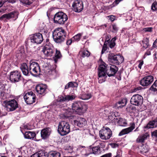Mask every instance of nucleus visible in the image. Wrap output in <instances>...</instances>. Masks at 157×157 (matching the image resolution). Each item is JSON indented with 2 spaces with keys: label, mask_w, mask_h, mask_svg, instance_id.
<instances>
[{
  "label": "nucleus",
  "mask_w": 157,
  "mask_h": 157,
  "mask_svg": "<svg viewBox=\"0 0 157 157\" xmlns=\"http://www.w3.org/2000/svg\"><path fill=\"white\" fill-rule=\"evenodd\" d=\"M118 68L116 65H112L109 67L104 62L101 63L98 68L99 78L104 77L106 74L109 76H113L118 71Z\"/></svg>",
  "instance_id": "nucleus-1"
},
{
  "label": "nucleus",
  "mask_w": 157,
  "mask_h": 157,
  "mask_svg": "<svg viewBox=\"0 0 157 157\" xmlns=\"http://www.w3.org/2000/svg\"><path fill=\"white\" fill-rule=\"evenodd\" d=\"M67 35L64 29L58 28L54 30L52 33V36L54 41L57 43H60L65 40Z\"/></svg>",
  "instance_id": "nucleus-2"
},
{
  "label": "nucleus",
  "mask_w": 157,
  "mask_h": 157,
  "mask_svg": "<svg viewBox=\"0 0 157 157\" xmlns=\"http://www.w3.org/2000/svg\"><path fill=\"white\" fill-rule=\"evenodd\" d=\"M58 132L62 136H64L70 132L69 124L68 122L62 121L59 124L58 128Z\"/></svg>",
  "instance_id": "nucleus-3"
},
{
  "label": "nucleus",
  "mask_w": 157,
  "mask_h": 157,
  "mask_svg": "<svg viewBox=\"0 0 157 157\" xmlns=\"http://www.w3.org/2000/svg\"><path fill=\"white\" fill-rule=\"evenodd\" d=\"M68 19L67 15L62 12H57L54 17V23L63 25Z\"/></svg>",
  "instance_id": "nucleus-4"
},
{
  "label": "nucleus",
  "mask_w": 157,
  "mask_h": 157,
  "mask_svg": "<svg viewBox=\"0 0 157 157\" xmlns=\"http://www.w3.org/2000/svg\"><path fill=\"white\" fill-rule=\"evenodd\" d=\"M108 61L114 64H119L122 63L124 60L123 56L120 55H114L110 53L108 57Z\"/></svg>",
  "instance_id": "nucleus-5"
},
{
  "label": "nucleus",
  "mask_w": 157,
  "mask_h": 157,
  "mask_svg": "<svg viewBox=\"0 0 157 157\" xmlns=\"http://www.w3.org/2000/svg\"><path fill=\"white\" fill-rule=\"evenodd\" d=\"M84 103L81 101H77L74 102L72 105V109L73 112L78 114H80L83 111Z\"/></svg>",
  "instance_id": "nucleus-6"
},
{
  "label": "nucleus",
  "mask_w": 157,
  "mask_h": 157,
  "mask_svg": "<svg viewBox=\"0 0 157 157\" xmlns=\"http://www.w3.org/2000/svg\"><path fill=\"white\" fill-rule=\"evenodd\" d=\"M99 136L102 140H108L111 136L112 132L111 129L109 128L103 127V129L99 131Z\"/></svg>",
  "instance_id": "nucleus-7"
},
{
  "label": "nucleus",
  "mask_w": 157,
  "mask_h": 157,
  "mask_svg": "<svg viewBox=\"0 0 157 157\" xmlns=\"http://www.w3.org/2000/svg\"><path fill=\"white\" fill-rule=\"evenodd\" d=\"M42 51L46 56L51 57L54 56L55 49L51 44H46L44 47Z\"/></svg>",
  "instance_id": "nucleus-8"
},
{
  "label": "nucleus",
  "mask_w": 157,
  "mask_h": 157,
  "mask_svg": "<svg viewBox=\"0 0 157 157\" xmlns=\"http://www.w3.org/2000/svg\"><path fill=\"white\" fill-rule=\"evenodd\" d=\"M30 73L33 75H36L40 72V68L38 63L36 62L30 63L29 65Z\"/></svg>",
  "instance_id": "nucleus-9"
},
{
  "label": "nucleus",
  "mask_w": 157,
  "mask_h": 157,
  "mask_svg": "<svg viewBox=\"0 0 157 157\" xmlns=\"http://www.w3.org/2000/svg\"><path fill=\"white\" fill-rule=\"evenodd\" d=\"M10 81L13 82H18L21 78V73L17 70L11 71L10 73Z\"/></svg>",
  "instance_id": "nucleus-10"
},
{
  "label": "nucleus",
  "mask_w": 157,
  "mask_h": 157,
  "mask_svg": "<svg viewBox=\"0 0 157 157\" xmlns=\"http://www.w3.org/2000/svg\"><path fill=\"white\" fill-rule=\"evenodd\" d=\"M24 98L27 104H31L35 101V95L33 92L31 91L26 93L24 95Z\"/></svg>",
  "instance_id": "nucleus-11"
},
{
  "label": "nucleus",
  "mask_w": 157,
  "mask_h": 157,
  "mask_svg": "<svg viewBox=\"0 0 157 157\" xmlns=\"http://www.w3.org/2000/svg\"><path fill=\"white\" fill-rule=\"evenodd\" d=\"M31 42L37 44H40L43 40L42 34L40 33H36L30 37Z\"/></svg>",
  "instance_id": "nucleus-12"
},
{
  "label": "nucleus",
  "mask_w": 157,
  "mask_h": 157,
  "mask_svg": "<svg viewBox=\"0 0 157 157\" xmlns=\"http://www.w3.org/2000/svg\"><path fill=\"white\" fill-rule=\"evenodd\" d=\"M154 77L151 75H148L143 78L140 81V84L143 86H147L153 81Z\"/></svg>",
  "instance_id": "nucleus-13"
},
{
  "label": "nucleus",
  "mask_w": 157,
  "mask_h": 157,
  "mask_svg": "<svg viewBox=\"0 0 157 157\" xmlns=\"http://www.w3.org/2000/svg\"><path fill=\"white\" fill-rule=\"evenodd\" d=\"M6 105L9 111H13L18 107L17 101L15 99L11 100L6 102Z\"/></svg>",
  "instance_id": "nucleus-14"
},
{
  "label": "nucleus",
  "mask_w": 157,
  "mask_h": 157,
  "mask_svg": "<svg viewBox=\"0 0 157 157\" xmlns=\"http://www.w3.org/2000/svg\"><path fill=\"white\" fill-rule=\"evenodd\" d=\"M72 7L75 12H80L83 9V3L79 0L75 1L72 4Z\"/></svg>",
  "instance_id": "nucleus-15"
},
{
  "label": "nucleus",
  "mask_w": 157,
  "mask_h": 157,
  "mask_svg": "<svg viewBox=\"0 0 157 157\" xmlns=\"http://www.w3.org/2000/svg\"><path fill=\"white\" fill-rule=\"evenodd\" d=\"M47 88V86L46 85L41 84L36 86V90L38 94L44 95L46 94Z\"/></svg>",
  "instance_id": "nucleus-16"
},
{
  "label": "nucleus",
  "mask_w": 157,
  "mask_h": 157,
  "mask_svg": "<svg viewBox=\"0 0 157 157\" xmlns=\"http://www.w3.org/2000/svg\"><path fill=\"white\" fill-rule=\"evenodd\" d=\"M75 98L74 95H66L64 96H59L57 99L58 102H61L63 101H72Z\"/></svg>",
  "instance_id": "nucleus-17"
},
{
  "label": "nucleus",
  "mask_w": 157,
  "mask_h": 157,
  "mask_svg": "<svg viewBox=\"0 0 157 157\" xmlns=\"http://www.w3.org/2000/svg\"><path fill=\"white\" fill-rule=\"evenodd\" d=\"M18 12L17 11H14L8 13H6L2 15L1 17L2 19L6 18L7 19H10L12 18H16L15 19L18 17Z\"/></svg>",
  "instance_id": "nucleus-18"
},
{
  "label": "nucleus",
  "mask_w": 157,
  "mask_h": 157,
  "mask_svg": "<svg viewBox=\"0 0 157 157\" xmlns=\"http://www.w3.org/2000/svg\"><path fill=\"white\" fill-rule=\"evenodd\" d=\"M51 130L49 128L42 129L41 132V136L42 138L45 139L48 137L51 133Z\"/></svg>",
  "instance_id": "nucleus-19"
},
{
  "label": "nucleus",
  "mask_w": 157,
  "mask_h": 157,
  "mask_svg": "<svg viewBox=\"0 0 157 157\" xmlns=\"http://www.w3.org/2000/svg\"><path fill=\"white\" fill-rule=\"evenodd\" d=\"M86 124V121L84 118L78 117L77 120H75L74 125L80 127H82L85 126Z\"/></svg>",
  "instance_id": "nucleus-20"
},
{
  "label": "nucleus",
  "mask_w": 157,
  "mask_h": 157,
  "mask_svg": "<svg viewBox=\"0 0 157 157\" xmlns=\"http://www.w3.org/2000/svg\"><path fill=\"white\" fill-rule=\"evenodd\" d=\"M20 68L23 74L25 75L29 76V74L30 73L29 71V68L27 64L24 63L21 64Z\"/></svg>",
  "instance_id": "nucleus-21"
},
{
  "label": "nucleus",
  "mask_w": 157,
  "mask_h": 157,
  "mask_svg": "<svg viewBox=\"0 0 157 157\" xmlns=\"http://www.w3.org/2000/svg\"><path fill=\"white\" fill-rule=\"evenodd\" d=\"M135 124H133L130 127L122 129L119 134V136H121L123 135L127 134L131 132L135 128Z\"/></svg>",
  "instance_id": "nucleus-22"
},
{
  "label": "nucleus",
  "mask_w": 157,
  "mask_h": 157,
  "mask_svg": "<svg viewBox=\"0 0 157 157\" xmlns=\"http://www.w3.org/2000/svg\"><path fill=\"white\" fill-rule=\"evenodd\" d=\"M156 127H157V117L154 120L150 121L147 125L144 126V128L149 129Z\"/></svg>",
  "instance_id": "nucleus-23"
},
{
  "label": "nucleus",
  "mask_w": 157,
  "mask_h": 157,
  "mask_svg": "<svg viewBox=\"0 0 157 157\" xmlns=\"http://www.w3.org/2000/svg\"><path fill=\"white\" fill-rule=\"evenodd\" d=\"M24 135L25 138L31 139H33L36 136V135L34 132L27 131L25 133Z\"/></svg>",
  "instance_id": "nucleus-24"
},
{
  "label": "nucleus",
  "mask_w": 157,
  "mask_h": 157,
  "mask_svg": "<svg viewBox=\"0 0 157 157\" xmlns=\"http://www.w3.org/2000/svg\"><path fill=\"white\" fill-rule=\"evenodd\" d=\"M127 101L126 99H123L117 102L115 105L114 107L117 108H121L126 104Z\"/></svg>",
  "instance_id": "nucleus-25"
},
{
  "label": "nucleus",
  "mask_w": 157,
  "mask_h": 157,
  "mask_svg": "<svg viewBox=\"0 0 157 157\" xmlns=\"http://www.w3.org/2000/svg\"><path fill=\"white\" fill-rule=\"evenodd\" d=\"M149 90L154 93L157 94V80L155 81Z\"/></svg>",
  "instance_id": "nucleus-26"
},
{
  "label": "nucleus",
  "mask_w": 157,
  "mask_h": 157,
  "mask_svg": "<svg viewBox=\"0 0 157 157\" xmlns=\"http://www.w3.org/2000/svg\"><path fill=\"white\" fill-rule=\"evenodd\" d=\"M78 84L76 82H70L67 83L65 86V89H67L70 87H77Z\"/></svg>",
  "instance_id": "nucleus-27"
},
{
  "label": "nucleus",
  "mask_w": 157,
  "mask_h": 157,
  "mask_svg": "<svg viewBox=\"0 0 157 157\" xmlns=\"http://www.w3.org/2000/svg\"><path fill=\"white\" fill-rule=\"evenodd\" d=\"M130 103L133 105H137V94L134 95L132 97Z\"/></svg>",
  "instance_id": "nucleus-28"
},
{
  "label": "nucleus",
  "mask_w": 157,
  "mask_h": 157,
  "mask_svg": "<svg viewBox=\"0 0 157 157\" xmlns=\"http://www.w3.org/2000/svg\"><path fill=\"white\" fill-rule=\"evenodd\" d=\"M142 43L143 45L142 48L144 49L147 48L149 46V40L148 38H146L144 39L142 41Z\"/></svg>",
  "instance_id": "nucleus-29"
},
{
  "label": "nucleus",
  "mask_w": 157,
  "mask_h": 157,
  "mask_svg": "<svg viewBox=\"0 0 157 157\" xmlns=\"http://www.w3.org/2000/svg\"><path fill=\"white\" fill-rule=\"evenodd\" d=\"M60 154L56 151L50 152L48 155V157H60Z\"/></svg>",
  "instance_id": "nucleus-30"
},
{
  "label": "nucleus",
  "mask_w": 157,
  "mask_h": 157,
  "mask_svg": "<svg viewBox=\"0 0 157 157\" xmlns=\"http://www.w3.org/2000/svg\"><path fill=\"white\" fill-rule=\"evenodd\" d=\"M92 152L95 155H98L101 153L100 148L99 147L96 146L92 148Z\"/></svg>",
  "instance_id": "nucleus-31"
},
{
  "label": "nucleus",
  "mask_w": 157,
  "mask_h": 157,
  "mask_svg": "<svg viewBox=\"0 0 157 157\" xmlns=\"http://www.w3.org/2000/svg\"><path fill=\"white\" fill-rule=\"evenodd\" d=\"M70 112L68 113L67 112H66V117H70V118L72 120H73L74 124L75 123V120H77V119L78 118L77 116L75 115H71L70 116V114H69Z\"/></svg>",
  "instance_id": "nucleus-32"
},
{
  "label": "nucleus",
  "mask_w": 157,
  "mask_h": 157,
  "mask_svg": "<svg viewBox=\"0 0 157 157\" xmlns=\"http://www.w3.org/2000/svg\"><path fill=\"white\" fill-rule=\"evenodd\" d=\"M148 136H149L148 134L146 133L145 134L143 135L140 137V138L138 140V142H144V140L146 139L147 137Z\"/></svg>",
  "instance_id": "nucleus-33"
},
{
  "label": "nucleus",
  "mask_w": 157,
  "mask_h": 157,
  "mask_svg": "<svg viewBox=\"0 0 157 157\" xmlns=\"http://www.w3.org/2000/svg\"><path fill=\"white\" fill-rule=\"evenodd\" d=\"M82 36V35L81 33H78L75 35L72 38L73 42L79 41L80 40Z\"/></svg>",
  "instance_id": "nucleus-34"
},
{
  "label": "nucleus",
  "mask_w": 157,
  "mask_h": 157,
  "mask_svg": "<svg viewBox=\"0 0 157 157\" xmlns=\"http://www.w3.org/2000/svg\"><path fill=\"white\" fill-rule=\"evenodd\" d=\"M116 40V38L115 37L113 38L109 42V43H108L109 44V46L110 48H112L115 46V41Z\"/></svg>",
  "instance_id": "nucleus-35"
},
{
  "label": "nucleus",
  "mask_w": 157,
  "mask_h": 157,
  "mask_svg": "<svg viewBox=\"0 0 157 157\" xmlns=\"http://www.w3.org/2000/svg\"><path fill=\"white\" fill-rule=\"evenodd\" d=\"M151 9L153 12L157 11V1H155L152 3Z\"/></svg>",
  "instance_id": "nucleus-36"
},
{
  "label": "nucleus",
  "mask_w": 157,
  "mask_h": 157,
  "mask_svg": "<svg viewBox=\"0 0 157 157\" xmlns=\"http://www.w3.org/2000/svg\"><path fill=\"white\" fill-rule=\"evenodd\" d=\"M91 97V95L88 94H83L81 97L82 100H86L90 99Z\"/></svg>",
  "instance_id": "nucleus-37"
},
{
  "label": "nucleus",
  "mask_w": 157,
  "mask_h": 157,
  "mask_svg": "<svg viewBox=\"0 0 157 157\" xmlns=\"http://www.w3.org/2000/svg\"><path fill=\"white\" fill-rule=\"evenodd\" d=\"M90 53L87 50H84L82 52V56L83 57H88L90 56Z\"/></svg>",
  "instance_id": "nucleus-38"
},
{
  "label": "nucleus",
  "mask_w": 157,
  "mask_h": 157,
  "mask_svg": "<svg viewBox=\"0 0 157 157\" xmlns=\"http://www.w3.org/2000/svg\"><path fill=\"white\" fill-rule=\"evenodd\" d=\"M143 102V97L138 94V106L139 105H141Z\"/></svg>",
  "instance_id": "nucleus-39"
},
{
  "label": "nucleus",
  "mask_w": 157,
  "mask_h": 157,
  "mask_svg": "<svg viewBox=\"0 0 157 157\" xmlns=\"http://www.w3.org/2000/svg\"><path fill=\"white\" fill-rule=\"evenodd\" d=\"M56 53H55L54 55L56 59H59L60 58L61 56V55L59 51L57 50H55Z\"/></svg>",
  "instance_id": "nucleus-40"
},
{
  "label": "nucleus",
  "mask_w": 157,
  "mask_h": 157,
  "mask_svg": "<svg viewBox=\"0 0 157 157\" xmlns=\"http://www.w3.org/2000/svg\"><path fill=\"white\" fill-rule=\"evenodd\" d=\"M45 155L39 153H36L32 155L30 157H44Z\"/></svg>",
  "instance_id": "nucleus-41"
},
{
  "label": "nucleus",
  "mask_w": 157,
  "mask_h": 157,
  "mask_svg": "<svg viewBox=\"0 0 157 157\" xmlns=\"http://www.w3.org/2000/svg\"><path fill=\"white\" fill-rule=\"evenodd\" d=\"M21 2L26 5H30L32 3L31 0H20Z\"/></svg>",
  "instance_id": "nucleus-42"
},
{
  "label": "nucleus",
  "mask_w": 157,
  "mask_h": 157,
  "mask_svg": "<svg viewBox=\"0 0 157 157\" xmlns=\"http://www.w3.org/2000/svg\"><path fill=\"white\" fill-rule=\"evenodd\" d=\"M107 44L104 43L103 46L102 47V48L101 52V54H103L107 50Z\"/></svg>",
  "instance_id": "nucleus-43"
},
{
  "label": "nucleus",
  "mask_w": 157,
  "mask_h": 157,
  "mask_svg": "<svg viewBox=\"0 0 157 157\" xmlns=\"http://www.w3.org/2000/svg\"><path fill=\"white\" fill-rule=\"evenodd\" d=\"M152 49H149L148 50H147V52L145 53L144 55V56H143V58L145 59L147 56H149V55H151V51Z\"/></svg>",
  "instance_id": "nucleus-44"
},
{
  "label": "nucleus",
  "mask_w": 157,
  "mask_h": 157,
  "mask_svg": "<svg viewBox=\"0 0 157 157\" xmlns=\"http://www.w3.org/2000/svg\"><path fill=\"white\" fill-rule=\"evenodd\" d=\"M112 29L113 30L112 31L113 33L117 32L118 30V28L117 27V25L115 24H113L112 25Z\"/></svg>",
  "instance_id": "nucleus-45"
},
{
  "label": "nucleus",
  "mask_w": 157,
  "mask_h": 157,
  "mask_svg": "<svg viewBox=\"0 0 157 157\" xmlns=\"http://www.w3.org/2000/svg\"><path fill=\"white\" fill-rule=\"evenodd\" d=\"M4 87L2 84H0V95L3 94Z\"/></svg>",
  "instance_id": "nucleus-46"
},
{
  "label": "nucleus",
  "mask_w": 157,
  "mask_h": 157,
  "mask_svg": "<svg viewBox=\"0 0 157 157\" xmlns=\"http://www.w3.org/2000/svg\"><path fill=\"white\" fill-rule=\"evenodd\" d=\"M138 62L139 63V64L138 65V67L140 69L141 68L142 65L144 64V61L143 60H138Z\"/></svg>",
  "instance_id": "nucleus-47"
},
{
  "label": "nucleus",
  "mask_w": 157,
  "mask_h": 157,
  "mask_svg": "<svg viewBox=\"0 0 157 157\" xmlns=\"http://www.w3.org/2000/svg\"><path fill=\"white\" fill-rule=\"evenodd\" d=\"M111 38V36L109 35H108L106 36V40L105 42V43L108 44V43H109V42L110 41L109 40Z\"/></svg>",
  "instance_id": "nucleus-48"
},
{
  "label": "nucleus",
  "mask_w": 157,
  "mask_h": 157,
  "mask_svg": "<svg viewBox=\"0 0 157 157\" xmlns=\"http://www.w3.org/2000/svg\"><path fill=\"white\" fill-rule=\"evenodd\" d=\"M151 136H154L156 138L157 141V130H155L154 131L151 132Z\"/></svg>",
  "instance_id": "nucleus-49"
},
{
  "label": "nucleus",
  "mask_w": 157,
  "mask_h": 157,
  "mask_svg": "<svg viewBox=\"0 0 157 157\" xmlns=\"http://www.w3.org/2000/svg\"><path fill=\"white\" fill-rule=\"evenodd\" d=\"M109 145L111 147L113 148H115L118 146V144L115 143H112L110 144Z\"/></svg>",
  "instance_id": "nucleus-50"
},
{
  "label": "nucleus",
  "mask_w": 157,
  "mask_h": 157,
  "mask_svg": "<svg viewBox=\"0 0 157 157\" xmlns=\"http://www.w3.org/2000/svg\"><path fill=\"white\" fill-rule=\"evenodd\" d=\"M152 28L151 27H148L144 28L143 30L145 32H151L152 31Z\"/></svg>",
  "instance_id": "nucleus-51"
},
{
  "label": "nucleus",
  "mask_w": 157,
  "mask_h": 157,
  "mask_svg": "<svg viewBox=\"0 0 157 157\" xmlns=\"http://www.w3.org/2000/svg\"><path fill=\"white\" fill-rule=\"evenodd\" d=\"M49 75H54L56 72V71L54 69L49 70L48 71Z\"/></svg>",
  "instance_id": "nucleus-52"
},
{
  "label": "nucleus",
  "mask_w": 157,
  "mask_h": 157,
  "mask_svg": "<svg viewBox=\"0 0 157 157\" xmlns=\"http://www.w3.org/2000/svg\"><path fill=\"white\" fill-rule=\"evenodd\" d=\"M72 42H73L72 38L69 39L67 41L66 44L67 45H70Z\"/></svg>",
  "instance_id": "nucleus-53"
},
{
  "label": "nucleus",
  "mask_w": 157,
  "mask_h": 157,
  "mask_svg": "<svg viewBox=\"0 0 157 157\" xmlns=\"http://www.w3.org/2000/svg\"><path fill=\"white\" fill-rule=\"evenodd\" d=\"M16 0H7V1L11 3H13L16 2Z\"/></svg>",
  "instance_id": "nucleus-54"
},
{
  "label": "nucleus",
  "mask_w": 157,
  "mask_h": 157,
  "mask_svg": "<svg viewBox=\"0 0 157 157\" xmlns=\"http://www.w3.org/2000/svg\"><path fill=\"white\" fill-rule=\"evenodd\" d=\"M132 108L131 107H127L126 109V111L128 112H130L131 111V109Z\"/></svg>",
  "instance_id": "nucleus-55"
},
{
  "label": "nucleus",
  "mask_w": 157,
  "mask_h": 157,
  "mask_svg": "<svg viewBox=\"0 0 157 157\" xmlns=\"http://www.w3.org/2000/svg\"><path fill=\"white\" fill-rule=\"evenodd\" d=\"M157 54L156 52H155V53L153 54V57L154 60H156L157 59V57H156Z\"/></svg>",
  "instance_id": "nucleus-56"
},
{
  "label": "nucleus",
  "mask_w": 157,
  "mask_h": 157,
  "mask_svg": "<svg viewBox=\"0 0 157 157\" xmlns=\"http://www.w3.org/2000/svg\"><path fill=\"white\" fill-rule=\"evenodd\" d=\"M137 88H135L133 90H131V92L132 93V92H136L137 91Z\"/></svg>",
  "instance_id": "nucleus-57"
},
{
  "label": "nucleus",
  "mask_w": 157,
  "mask_h": 157,
  "mask_svg": "<svg viewBox=\"0 0 157 157\" xmlns=\"http://www.w3.org/2000/svg\"><path fill=\"white\" fill-rule=\"evenodd\" d=\"M126 124H127V123L125 121H124L123 122V124H121V125L122 126H125Z\"/></svg>",
  "instance_id": "nucleus-58"
},
{
  "label": "nucleus",
  "mask_w": 157,
  "mask_h": 157,
  "mask_svg": "<svg viewBox=\"0 0 157 157\" xmlns=\"http://www.w3.org/2000/svg\"><path fill=\"white\" fill-rule=\"evenodd\" d=\"M3 2L0 0V7H1L3 5Z\"/></svg>",
  "instance_id": "nucleus-59"
},
{
  "label": "nucleus",
  "mask_w": 157,
  "mask_h": 157,
  "mask_svg": "<svg viewBox=\"0 0 157 157\" xmlns=\"http://www.w3.org/2000/svg\"><path fill=\"white\" fill-rule=\"evenodd\" d=\"M113 157H121V156L119 154L117 153V154L116 155L114 156Z\"/></svg>",
  "instance_id": "nucleus-60"
},
{
  "label": "nucleus",
  "mask_w": 157,
  "mask_h": 157,
  "mask_svg": "<svg viewBox=\"0 0 157 157\" xmlns=\"http://www.w3.org/2000/svg\"><path fill=\"white\" fill-rule=\"evenodd\" d=\"M110 20L112 21H114V19L113 17H111L110 18Z\"/></svg>",
  "instance_id": "nucleus-61"
},
{
  "label": "nucleus",
  "mask_w": 157,
  "mask_h": 157,
  "mask_svg": "<svg viewBox=\"0 0 157 157\" xmlns=\"http://www.w3.org/2000/svg\"><path fill=\"white\" fill-rule=\"evenodd\" d=\"M103 82V81L102 80L101 81V79L99 80V83H102Z\"/></svg>",
  "instance_id": "nucleus-62"
},
{
  "label": "nucleus",
  "mask_w": 157,
  "mask_h": 157,
  "mask_svg": "<svg viewBox=\"0 0 157 157\" xmlns=\"http://www.w3.org/2000/svg\"><path fill=\"white\" fill-rule=\"evenodd\" d=\"M141 87L140 86L139 87H138V90H139L141 89Z\"/></svg>",
  "instance_id": "nucleus-63"
},
{
  "label": "nucleus",
  "mask_w": 157,
  "mask_h": 157,
  "mask_svg": "<svg viewBox=\"0 0 157 157\" xmlns=\"http://www.w3.org/2000/svg\"><path fill=\"white\" fill-rule=\"evenodd\" d=\"M104 25L105 27L107 26V25L106 24Z\"/></svg>",
  "instance_id": "nucleus-64"
}]
</instances>
